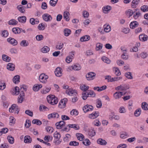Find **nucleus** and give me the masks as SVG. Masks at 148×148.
Listing matches in <instances>:
<instances>
[{
  "mask_svg": "<svg viewBox=\"0 0 148 148\" xmlns=\"http://www.w3.org/2000/svg\"><path fill=\"white\" fill-rule=\"evenodd\" d=\"M47 100L49 103L52 105L56 104L58 102V98L53 95L48 96L47 97Z\"/></svg>",
  "mask_w": 148,
  "mask_h": 148,
  "instance_id": "f257e3e1",
  "label": "nucleus"
},
{
  "mask_svg": "<svg viewBox=\"0 0 148 148\" xmlns=\"http://www.w3.org/2000/svg\"><path fill=\"white\" fill-rule=\"evenodd\" d=\"M48 75H45V73L41 74L39 77V80L41 82L45 83L47 81V79H48Z\"/></svg>",
  "mask_w": 148,
  "mask_h": 148,
  "instance_id": "f03ea898",
  "label": "nucleus"
},
{
  "mask_svg": "<svg viewBox=\"0 0 148 148\" xmlns=\"http://www.w3.org/2000/svg\"><path fill=\"white\" fill-rule=\"evenodd\" d=\"M15 111V113L18 114L19 112V110L18 108V106L17 105L15 104H13L9 108V111L10 112H13Z\"/></svg>",
  "mask_w": 148,
  "mask_h": 148,
  "instance_id": "7ed1b4c3",
  "label": "nucleus"
},
{
  "mask_svg": "<svg viewBox=\"0 0 148 148\" xmlns=\"http://www.w3.org/2000/svg\"><path fill=\"white\" fill-rule=\"evenodd\" d=\"M68 99L66 98L61 100L59 103L58 107L61 108H64L65 107L66 103Z\"/></svg>",
  "mask_w": 148,
  "mask_h": 148,
  "instance_id": "20e7f679",
  "label": "nucleus"
},
{
  "mask_svg": "<svg viewBox=\"0 0 148 148\" xmlns=\"http://www.w3.org/2000/svg\"><path fill=\"white\" fill-rule=\"evenodd\" d=\"M42 18L43 20L46 22L51 21L52 18L51 16L47 13L43 14L42 15Z\"/></svg>",
  "mask_w": 148,
  "mask_h": 148,
  "instance_id": "39448f33",
  "label": "nucleus"
},
{
  "mask_svg": "<svg viewBox=\"0 0 148 148\" xmlns=\"http://www.w3.org/2000/svg\"><path fill=\"white\" fill-rule=\"evenodd\" d=\"M94 109L93 107L91 105L87 104L83 108V110L84 112H86L90 111H92Z\"/></svg>",
  "mask_w": 148,
  "mask_h": 148,
  "instance_id": "423d86ee",
  "label": "nucleus"
},
{
  "mask_svg": "<svg viewBox=\"0 0 148 148\" xmlns=\"http://www.w3.org/2000/svg\"><path fill=\"white\" fill-rule=\"evenodd\" d=\"M95 75L96 74L94 73L90 72L86 74V77L87 80H90L93 79Z\"/></svg>",
  "mask_w": 148,
  "mask_h": 148,
  "instance_id": "0eeeda50",
  "label": "nucleus"
},
{
  "mask_svg": "<svg viewBox=\"0 0 148 148\" xmlns=\"http://www.w3.org/2000/svg\"><path fill=\"white\" fill-rule=\"evenodd\" d=\"M65 124V122L63 120L56 123L55 125L56 126V128L57 129H61L63 126H64Z\"/></svg>",
  "mask_w": 148,
  "mask_h": 148,
  "instance_id": "6e6552de",
  "label": "nucleus"
},
{
  "mask_svg": "<svg viewBox=\"0 0 148 148\" xmlns=\"http://www.w3.org/2000/svg\"><path fill=\"white\" fill-rule=\"evenodd\" d=\"M7 41L9 43L14 46L18 44V42L16 40L11 37L8 38L7 39Z\"/></svg>",
  "mask_w": 148,
  "mask_h": 148,
  "instance_id": "1a4fd4ad",
  "label": "nucleus"
},
{
  "mask_svg": "<svg viewBox=\"0 0 148 148\" xmlns=\"http://www.w3.org/2000/svg\"><path fill=\"white\" fill-rule=\"evenodd\" d=\"M99 115V113L97 112H93V113L89 114L88 117L91 119H95L97 118Z\"/></svg>",
  "mask_w": 148,
  "mask_h": 148,
  "instance_id": "9d476101",
  "label": "nucleus"
},
{
  "mask_svg": "<svg viewBox=\"0 0 148 148\" xmlns=\"http://www.w3.org/2000/svg\"><path fill=\"white\" fill-rule=\"evenodd\" d=\"M59 116V115L58 113L54 112L49 114L48 118L49 119L51 118H58Z\"/></svg>",
  "mask_w": 148,
  "mask_h": 148,
  "instance_id": "9b49d317",
  "label": "nucleus"
},
{
  "mask_svg": "<svg viewBox=\"0 0 148 148\" xmlns=\"http://www.w3.org/2000/svg\"><path fill=\"white\" fill-rule=\"evenodd\" d=\"M62 70V69L59 67L56 68L55 73L57 76L59 77L62 75V73L61 71Z\"/></svg>",
  "mask_w": 148,
  "mask_h": 148,
  "instance_id": "f8f14e48",
  "label": "nucleus"
},
{
  "mask_svg": "<svg viewBox=\"0 0 148 148\" xmlns=\"http://www.w3.org/2000/svg\"><path fill=\"white\" fill-rule=\"evenodd\" d=\"M112 9V7L110 6L107 5L106 7H104L102 8L103 12L105 14L108 13L110 10Z\"/></svg>",
  "mask_w": 148,
  "mask_h": 148,
  "instance_id": "ddd939ff",
  "label": "nucleus"
},
{
  "mask_svg": "<svg viewBox=\"0 0 148 148\" xmlns=\"http://www.w3.org/2000/svg\"><path fill=\"white\" fill-rule=\"evenodd\" d=\"M22 29L19 27H14L12 29V32L15 34H19L21 33Z\"/></svg>",
  "mask_w": 148,
  "mask_h": 148,
  "instance_id": "4468645a",
  "label": "nucleus"
},
{
  "mask_svg": "<svg viewBox=\"0 0 148 148\" xmlns=\"http://www.w3.org/2000/svg\"><path fill=\"white\" fill-rule=\"evenodd\" d=\"M138 23L136 21H134L131 22L130 24V26L131 29H134L138 25Z\"/></svg>",
  "mask_w": 148,
  "mask_h": 148,
  "instance_id": "2eb2a0df",
  "label": "nucleus"
},
{
  "mask_svg": "<svg viewBox=\"0 0 148 148\" xmlns=\"http://www.w3.org/2000/svg\"><path fill=\"white\" fill-rule=\"evenodd\" d=\"M148 36L144 34H141L139 36V39L140 41H145L147 40Z\"/></svg>",
  "mask_w": 148,
  "mask_h": 148,
  "instance_id": "dca6fc26",
  "label": "nucleus"
},
{
  "mask_svg": "<svg viewBox=\"0 0 148 148\" xmlns=\"http://www.w3.org/2000/svg\"><path fill=\"white\" fill-rule=\"evenodd\" d=\"M81 68L80 65H72L71 66L68 68V69L71 70L73 69L74 70L77 71L80 70Z\"/></svg>",
  "mask_w": 148,
  "mask_h": 148,
  "instance_id": "f3484780",
  "label": "nucleus"
},
{
  "mask_svg": "<svg viewBox=\"0 0 148 148\" xmlns=\"http://www.w3.org/2000/svg\"><path fill=\"white\" fill-rule=\"evenodd\" d=\"M42 87V85L40 84H36L33 87V90L35 91H38Z\"/></svg>",
  "mask_w": 148,
  "mask_h": 148,
  "instance_id": "a211bd4d",
  "label": "nucleus"
},
{
  "mask_svg": "<svg viewBox=\"0 0 148 148\" xmlns=\"http://www.w3.org/2000/svg\"><path fill=\"white\" fill-rule=\"evenodd\" d=\"M139 2L140 0H133L131 3V7L133 8H136V5L139 4Z\"/></svg>",
  "mask_w": 148,
  "mask_h": 148,
  "instance_id": "6ab92c4d",
  "label": "nucleus"
},
{
  "mask_svg": "<svg viewBox=\"0 0 148 148\" xmlns=\"http://www.w3.org/2000/svg\"><path fill=\"white\" fill-rule=\"evenodd\" d=\"M20 76L19 75L14 76L12 79V80L15 84L18 83L20 82Z\"/></svg>",
  "mask_w": 148,
  "mask_h": 148,
  "instance_id": "aec40b11",
  "label": "nucleus"
},
{
  "mask_svg": "<svg viewBox=\"0 0 148 148\" xmlns=\"http://www.w3.org/2000/svg\"><path fill=\"white\" fill-rule=\"evenodd\" d=\"M97 142L98 144L102 145H105L107 143L105 140L101 138L97 140Z\"/></svg>",
  "mask_w": 148,
  "mask_h": 148,
  "instance_id": "412c9836",
  "label": "nucleus"
},
{
  "mask_svg": "<svg viewBox=\"0 0 148 148\" xmlns=\"http://www.w3.org/2000/svg\"><path fill=\"white\" fill-rule=\"evenodd\" d=\"M67 126H68L69 128H73L75 130H78L79 129V126L77 124H69L67 125Z\"/></svg>",
  "mask_w": 148,
  "mask_h": 148,
  "instance_id": "4be33fe9",
  "label": "nucleus"
},
{
  "mask_svg": "<svg viewBox=\"0 0 148 148\" xmlns=\"http://www.w3.org/2000/svg\"><path fill=\"white\" fill-rule=\"evenodd\" d=\"M90 39L89 36L88 35H85L81 37L80 39V40L81 42H84L87 41L89 40Z\"/></svg>",
  "mask_w": 148,
  "mask_h": 148,
  "instance_id": "5701e85b",
  "label": "nucleus"
},
{
  "mask_svg": "<svg viewBox=\"0 0 148 148\" xmlns=\"http://www.w3.org/2000/svg\"><path fill=\"white\" fill-rule=\"evenodd\" d=\"M24 139V142L25 143H31L32 140L31 138L29 136H25Z\"/></svg>",
  "mask_w": 148,
  "mask_h": 148,
  "instance_id": "b1692460",
  "label": "nucleus"
},
{
  "mask_svg": "<svg viewBox=\"0 0 148 148\" xmlns=\"http://www.w3.org/2000/svg\"><path fill=\"white\" fill-rule=\"evenodd\" d=\"M3 60L6 62H9L11 58L6 55L3 54L2 56Z\"/></svg>",
  "mask_w": 148,
  "mask_h": 148,
  "instance_id": "393cba45",
  "label": "nucleus"
},
{
  "mask_svg": "<svg viewBox=\"0 0 148 148\" xmlns=\"http://www.w3.org/2000/svg\"><path fill=\"white\" fill-rule=\"evenodd\" d=\"M69 14V13L68 12H64L63 17L65 19V20L67 21H68L70 20V18L68 16Z\"/></svg>",
  "mask_w": 148,
  "mask_h": 148,
  "instance_id": "a878e982",
  "label": "nucleus"
},
{
  "mask_svg": "<svg viewBox=\"0 0 148 148\" xmlns=\"http://www.w3.org/2000/svg\"><path fill=\"white\" fill-rule=\"evenodd\" d=\"M76 135L78 139L80 141H82L84 139V135L81 134L77 133L76 134Z\"/></svg>",
  "mask_w": 148,
  "mask_h": 148,
  "instance_id": "bb28decb",
  "label": "nucleus"
},
{
  "mask_svg": "<svg viewBox=\"0 0 148 148\" xmlns=\"http://www.w3.org/2000/svg\"><path fill=\"white\" fill-rule=\"evenodd\" d=\"M26 20V18L25 16L19 17L18 18L19 22L23 23H25Z\"/></svg>",
  "mask_w": 148,
  "mask_h": 148,
  "instance_id": "cd10ccee",
  "label": "nucleus"
},
{
  "mask_svg": "<svg viewBox=\"0 0 148 148\" xmlns=\"http://www.w3.org/2000/svg\"><path fill=\"white\" fill-rule=\"evenodd\" d=\"M16 8L18 11L21 13H24L25 12V10H24V9H23V5H18Z\"/></svg>",
  "mask_w": 148,
  "mask_h": 148,
  "instance_id": "c85d7f7f",
  "label": "nucleus"
},
{
  "mask_svg": "<svg viewBox=\"0 0 148 148\" xmlns=\"http://www.w3.org/2000/svg\"><path fill=\"white\" fill-rule=\"evenodd\" d=\"M20 45L22 47H26L28 45L29 43L27 41L23 40L21 42Z\"/></svg>",
  "mask_w": 148,
  "mask_h": 148,
  "instance_id": "c756f323",
  "label": "nucleus"
},
{
  "mask_svg": "<svg viewBox=\"0 0 148 148\" xmlns=\"http://www.w3.org/2000/svg\"><path fill=\"white\" fill-rule=\"evenodd\" d=\"M50 88H43L41 91V93L42 94H45L49 92L51 90Z\"/></svg>",
  "mask_w": 148,
  "mask_h": 148,
  "instance_id": "7c9ffc66",
  "label": "nucleus"
},
{
  "mask_svg": "<svg viewBox=\"0 0 148 148\" xmlns=\"http://www.w3.org/2000/svg\"><path fill=\"white\" fill-rule=\"evenodd\" d=\"M32 123L36 124L37 125H40L42 124V122L39 120L37 119H33L32 122Z\"/></svg>",
  "mask_w": 148,
  "mask_h": 148,
  "instance_id": "2f4dec72",
  "label": "nucleus"
},
{
  "mask_svg": "<svg viewBox=\"0 0 148 148\" xmlns=\"http://www.w3.org/2000/svg\"><path fill=\"white\" fill-rule=\"evenodd\" d=\"M101 60L107 64H109L111 62L109 58L105 56L101 58Z\"/></svg>",
  "mask_w": 148,
  "mask_h": 148,
  "instance_id": "473e14b6",
  "label": "nucleus"
},
{
  "mask_svg": "<svg viewBox=\"0 0 148 148\" xmlns=\"http://www.w3.org/2000/svg\"><path fill=\"white\" fill-rule=\"evenodd\" d=\"M141 107L142 109L145 110H148V105L146 102H144L142 103Z\"/></svg>",
  "mask_w": 148,
  "mask_h": 148,
  "instance_id": "72a5a7b5",
  "label": "nucleus"
},
{
  "mask_svg": "<svg viewBox=\"0 0 148 148\" xmlns=\"http://www.w3.org/2000/svg\"><path fill=\"white\" fill-rule=\"evenodd\" d=\"M82 98L84 100H86L88 96V92H83L82 93Z\"/></svg>",
  "mask_w": 148,
  "mask_h": 148,
  "instance_id": "f704fd0d",
  "label": "nucleus"
},
{
  "mask_svg": "<svg viewBox=\"0 0 148 148\" xmlns=\"http://www.w3.org/2000/svg\"><path fill=\"white\" fill-rule=\"evenodd\" d=\"M47 110H49L48 108L45 106L41 104L40 105L39 110L40 111H43L45 110H47Z\"/></svg>",
  "mask_w": 148,
  "mask_h": 148,
  "instance_id": "c9c22d12",
  "label": "nucleus"
},
{
  "mask_svg": "<svg viewBox=\"0 0 148 148\" xmlns=\"http://www.w3.org/2000/svg\"><path fill=\"white\" fill-rule=\"evenodd\" d=\"M71 30L68 29H65L64 30V35L66 36H68L71 34Z\"/></svg>",
  "mask_w": 148,
  "mask_h": 148,
  "instance_id": "e433bc0d",
  "label": "nucleus"
},
{
  "mask_svg": "<svg viewBox=\"0 0 148 148\" xmlns=\"http://www.w3.org/2000/svg\"><path fill=\"white\" fill-rule=\"evenodd\" d=\"M113 70L114 71L115 73L116 76H119L121 75V73L118 68H113Z\"/></svg>",
  "mask_w": 148,
  "mask_h": 148,
  "instance_id": "4c0bfd02",
  "label": "nucleus"
},
{
  "mask_svg": "<svg viewBox=\"0 0 148 148\" xmlns=\"http://www.w3.org/2000/svg\"><path fill=\"white\" fill-rule=\"evenodd\" d=\"M18 23V22L14 19H12L9 21L8 24L10 25H16Z\"/></svg>",
  "mask_w": 148,
  "mask_h": 148,
  "instance_id": "58836bf2",
  "label": "nucleus"
},
{
  "mask_svg": "<svg viewBox=\"0 0 148 148\" xmlns=\"http://www.w3.org/2000/svg\"><path fill=\"white\" fill-rule=\"evenodd\" d=\"M49 49H50L49 47L45 46L42 49L41 51L43 53H46L49 51Z\"/></svg>",
  "mask_w": 148,
  "mask_h": 148,
  "instance_id": "ea45409f",
  "label": "nucleus"
},
{
  "mask_svg": "<svg viewBox=\"0 0 148 148\" xmlns=\"http://www.w3.org/2000/svg\"><path fill=\"white\" fill-rule=\"evenodd\" d=\"M104 30L106 32H108L111 30L110 26L109 25H104Z\"/></svg>",
  "mask_w": 148,
  "mask_h": 148,
  "instance_id": "a19ab883",
  "label": "nucleus"
},
{
  "mask_svg": "<svg viewBox=\"0 0 148 148\" xmlns=\"http://www.w3.org/2000/svg\"><path fill=\"white\" fill-rule=\"evenodd\" d=\"M44 140L46 142H49L50 140L52 141L53 139V137L50 136H45L44 138Z\"/></svg>",
  "mask_w": 148,
  "mask_h": 148,
  "instance_id": "79ce46f5",
  "label": "nucleus"
},
{
  "mask_svg": "<svg viewBox=\"0 0 148 148\" xmlns=\"http://www.w3.org/2000/svg\"><path fill=\"white\" fill-rule=\"evenodd\" d=\"M71 136L69 134H67L66 135V136L63 138V140L64 142H67L69 141L71 138Z\"/></svg>",
  "mask_w": 148,
  "mask_h": 148,
  "instance_id": "37998d69",
  "label": "nucleus"
},
{
  "mask_svg": "<svg viewBox=\"0 0 148 148\" xmlns=\"http://www.w3.org/2000/svg\"><path fill=\"white\" fill-rule=\"evenodd\" d=\"M96 103L97 108H100L101 107L102 103L101 100L99 99H98L97 100Z\"/></svg>",
  "mask_w": 148,
  "mask_h": 148,
  "instance_id": "c03bdc74",
  "label": "nucleus"
},
{
  "mask_svg": "<svg viewBox=\"0 0 148 148\" xmlns=\"http://www.w3.org/2000/svg\"><path fill=\"white\" fill-rule=\"evenodd\" d=\"M141 113V110L140 108L137 109L134 112V115L136 116H139Z\"/></svg>",
  "mask_w": 148,
  "mask_h": 148,
  "instance_id": "a18cd8bd",
  "label": "nucleus"
},
{
  "mask_svg": "<svg viewBox=\"0 0 148 148\" xmlns=\"http://www.w3.org/2000/svg\"><path fill=\"white\" fill-rule=\"evenodd\" d=\"M9 142L11 144H13L14 142V138L11 136H8L7 137Z\"/></svg>",
  "mask_w": 148,
  "mask_h": 148,
  "instance_id": "49530a36",
  "label": "nucleus"
},
{
  "mask_svg": "<svg viewBox=\"0 0 148 148\" xmlns=\"http://www.w3.org/2000/svg\"><path fill=\"white\" fill-rule=\"evenodd\" d=\"M96 51H98L102 49L103 47V45L100 43H98L96 44Z\"/></svg>",
  "mask_w": 148,
  "mask_h": 148,
  "instance_id": "de8ad7c7",
  "label": "nucleus"
},
{
  "mask_svg": "<svg viewBox=\"0 0 148 148\" xmlns=\"http://www.w3.org/2000/svg\"><path fill=\"white\" fill-rule=\"evenodd\" d=\"M20 89L22 90L20 92V97H21L23 98V97L25 95V93L23 90L26 91L27 90L26 88L24 87H21Z\"/></svg>",
  "mask_w": 148,
  "mask_h": 148,
  "instance_id": "09e8293b",
  "label": "nucleus"
},
{
  "mask_svg": "<svg viewBox=\"0 0 148 148\" xmlns=\"http://www.w3.org/2000/svg\"><path fill=\"white\" fill-rule=\"evenodd\" d=\"M53 137L56 139L60 138L61 137L60 134L57 131L55 132L53 134Z\"/></svg>",
  "mask_w": 148,
  "mask_h": 148,
  "instance_id": "8fccbe9b",
  "label": "nucleus"
},
{
  "mask_svg": "<svg viewBox=\"0 0 148 148\" xmlns=\"http://www.w3.org/2000/svg\"><path fill=\"white\" fill-rule=\"evenodd\" d=\"M133 13V11L130 9L128 10L126 12V14L127 16H129V18L132 16Z\"/></svg>",
  "mask_w": 148,
  "mask_h": 148,
  "instance_id": "3c124183",
  "label": "nucleus"
},
{
  "mask_svg": "<svg viewBox=\"0 0 148 148\" xmlns=\"http://www.w3.org/2000/svg\"><path fill=\"white\" fill-rule=\"evenodd\" d=\"M129 57L128 56L126 52H123L121 56L122 58L124 60H127L128 59Z\"/></svg>",
  "mask_w": 148,
  "mask_h": 148,
  "instance_id": "603ef678",
  "label": "nucleus"
},
{
  "mask_svg": "<svg viewBox=\"0 0 148 148\" xmlns=\"http://www.w3.org/2000/svg\"><path fill=\"white\" fill-rule=\"evenodd\" d=\"M140 10L144 12L148 11V6L147 5H144L141 7Z\"/></svg>",
  "mask_w": 148,
  "mask_h": 148,
  "instance_id": "864d4df0",
  "label": "nucleus"
},
{
  "mask_svg": "<svg viewBox=\"0 0 148 148\" xmlns=\"http://www.w3.org/2000/svg\"><path fill=\"white\" fill-rule=\"evenodd\" d=\"M125 77L128 79H132L133 78L131 73L130 72H127L125 73Z\"/></svg>",
  "mask_w": 148,
  "mask_h": 148,
  "instance_id": "5fc2aeb1",
  "label": "nucleus"
},
{
  "mask_svg": "<svg viewBox=\"0 0 148 148\" xmlns=\"http://www.w3.org/2000/svg\"><path fill=\"white\" fill-rule=\"evenodd\" d=\"M78 111L76 109H73L70 112V114L72 115H77L78 114Z\"/></svg>",
  "mask_w": 148,
  "mask_h": 148,
  "instance_id": "6e6d98bb",
  "label": "nucleus"
},
{
  "mask_svg": "<svg viewBox=\"0 0 148 148\" xmlns=\"http://www.w3.org/2000/svg\"><path fill=\"white\" fill-rule=\"evenodd\" d=\"M58 1V0H51L49 3L51 6L54 7Z\"/></svg>",
  "mask_w": 148,
  "mask_h": 148,
  "instance_id": "4d7b16f0",
  "label": "nucleus"
},
{
  "mask_svg": "<svg viewBox=\"0 0 148 148\" xmlns=\"http://www.w3.org/2000/svg\"><path fill=\"white\" fill-rule=\"evenodd\" d=\"M63 43L60 42L58 43V44L56 45V48L57 49L60 50L63 47Z\"/></svg>",
  "mask_w": 148,
  "mask_h": 148,
  "instance_id": "13d9d810",
  "label": "nucleus"
},
{
  "mask_svg": "<svg viewBox=\"0 0 148 148\" xmlns=\"http://www.w3.org/2000/svg\"><path fill=\"white\" fill-rule=\"evenodd\" d=\"M80 88L82 90H83V92H86L88 89L89 87L84 85L83 86H81Z\"/></svg>",
  "mask_w": 148,
  "mask_h": 148,
  "instance_id": "bf43d9fd",
  "label": "nucleus"
},
{
  "mask_svg": "<svg viewBox=\"0 0 148 148\" xmlns=\"http://www.w3.org/2000/svg\"><path fill=\"white\" fill-rule=\"evenodd\" d=\"M8 32L6 30H3L2 32L1 35L3 37H6L8 36Z\"/></svg>",
  "mask_w": 148,
  "mask_h": 148,
  "instance_id": "052dcab7",
  "label": "nucleus"
},
{
  "mask_svg": "<svg viewBox=\"0 0 148 148\" xmlns=\"http://www.w3.org/2000/svg\"><path fill=\"white\" fill-rule=\"evenodd\" d=\"M88 134L90 136L92 137L95 135V130H91L89 131L88 132Z\"/></svg>",
  "mask_w": 148,
  "mask_h": 148,
  "instance_id": "680f3d73",
  "label": "nucleus"
},
{
  "mask_svg": "<svg viewBox=\"0 0 148 148\" xmlns=\"http://www.w3.org/2000/svg\"><path fill=\"white\" fill-rule=\"evenodd\" d=\"M87 92L88 94V96L90 95V97H95V94L93 91L88 90V92Z\"/></svg>",
  "mask_w": 148,
  "mask_h": 148,
  "instance_id": "e2e57ef3",
  "label": "nucleus"
},
{
  "mask_svg": "<svg viewBox=\"0 0 148 148\" xmlns=\"http://www.w3.org/2000/svg\"><path fill=\"white\" fill-rule=\"evenodd\" d=\"M31 121L29 120H27L25 123V127L27 128H29L31 125Z\"/></svg>",
  "mask_w": 148,
  "mask_h": 148,
  "instance_id": "0e129e2a",
  "label": "nucleus"
},
{
  "mask_svg": "<svg viewBox=\"0 0 148 148\" xmlns=\"http://www.w3.org/2000/svg\"><path fill=\"white\" fill-rule=\"evenodd\" d=\"M82 143L84 145L86 146L89 145L90 142L88 139H87L84 140L82 142Z\"/></svg>",
  "mask_w": 148,
  "mask_h": 148,
  "instance_id": "69168bd1",
  "label": "nucleus"
},
{
  "mask_svg": "<svg viewBox=\"0 0 148 148\" xmlns=\"http://www.w3.org/2000/svg\"><path fill=\"white\" fill-rule=\"evenodd\" d=\"M114 96L116 99H119L121 97V95L120 94L119 92H115L114 95Z\"/></svg>",
  "mask_w": 148,
  "mask_h": 148,
  "instance_id": "338daca9",
  "label": "nucleus"
},
{
  "mask_svg": "<svg viewBox=\"0 0 148 148\" xmlns=\"http://www.w3.org/2000/svg\"><path fill=\"white\" fill-rule=\"evenodd\" d=\"M38 28L40 30H44L45 29V26L42 23L39 24L38 26Z\"/></svg>",
  "mask_w": 148,
  "mask_h": 148,
  "instance_id": "774afa93",
  "label": "nucleus"
}]
</instances>
